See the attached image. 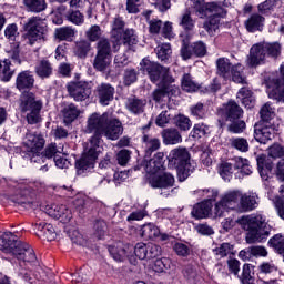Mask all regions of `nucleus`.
<instances>
[{
    "label": "nucleus",
    "instance_id": "f257e3e1",
    "mask_svg": "<svg viewBox=\"0 0 284 284\" xmlns=\"http://www.w3.org/2000/svg\"><path fill=\"white\" fill-rule=\"evenodd\" d=\"M239 223L242 230L247 232L245 237L246 243H265L270 239L272 227L267 224V217L265 215L257 213L242 216Z\"/></svg>",
    "mask_w": 284,
    "mask_h": 284
},
{
    "label": "nucleus",
    "instance_id": "f03ea898",
    "mask_svg": "<svg viewBox=\"0 0 284 284\" xmlns=\"http://www.w3.org/2000/svg\"><path fill=\"white\" fill-rule=\"evenodd\" d=\"M194 10L200 19L209 17L203 23V28L210 37L216 34V30H219V26H221V18L227 14L221 2L196 1L194 3Z\"/></svg>",
    "mask_w": 284,
    "mask_h": 284
},
{
    "label": "nucleus",
    "instance_id": "7ed1b4c3",
    "mask_svg": "<svg viewBox=\"0 0 284 284\" xmlns=\"http://www.w3.org/2000/svg\"><path fill=\"white\" fill-rule=\"evenodd\" d=\"M109 253L112 256L114 261H118L119 263L125 261L128 258L132 265L136 263V258L140 261H145L148 258V244L140 242L135 246L132 245H125L124 247H121V245L118 246H109Z\"/></svg>",
    "mask_w": 284,
    "mask_h": 284
},
{
    "label": "nucleus",
    "instance_id": "20e7f679",
    "mask_svg": "<svg viewBox=\"0 0 284 284\" xmlns=\"http://www.w3.org/2000/svg\"><path fill=\"white\" fill-rule=\"evenodd\" d=\"M280 54L281 44L278 42L254 44L247 57V65H250V68H256V65L265 63L267 57L276 58Z\"/></svg>",
    "mask_w": 284,
    "mask_h": 284
},
{
    "label": "nucleus",
    "instance_id": "39448f33",
    "mask_svg": "<svg viewBox=\"0 0 284 284\" xmlns=\"http://www.w3.org/2000/svg\"><path fill=\"white\" fill-rule=\"evenodd\" d=\"M169 163L178 170L179 181H185L191 172H194V166L190 165V152L185 148L173 149L169 154Z\"/></svg>",
    "mask_w": 284,
    "mask_h": 284
},
{
    "label": "nucleus",
    "instance_id": "423d86ee",
    "mask_svg": "<svg viewBox=\"0 0 284 284\" xmlns=\"http://www.w3.org/2000/svg\"><path fill=\"white\" fill-rule=\"evenodd\" d=\"M20 110L27 112V121L30 125L41 123V110H43V101L37 99L34 93H23L20 98Z\"/></svg>",
    "mask_w": 284,
    "mask_h": 284
},
{
    "label": "nucleus",
    "instance_id": "0eeeda50",
    "mask_svg": "<svg viewBox=\"0 0 284 284\" xmlns=\"http://www.w3.org/2000/svg\"><path fill=\"white\" fill-rule=\"evenodd\" d=\"M216 74L224 79V81H233L234 83H247L243 78V65L241 63L232 64L227 58H219L216 60Z\"/></svg>",
    "mask_w": 284,
    "mask_h": 284
},
{
    "label": "nucleus",
    "instance_id": "6e6552de",
    "mask_svg": "<svg viewBox=\"0 0 284 284\" xmlns=\"http://www.w3.org/2000/svg\"><path fill=\"white\" fill-rule=\"evenodd\" d=\"M140 70H142L144 74H148L152 83H159V81H161V83H174V78L170 75V69L153 62L148 58H144L140 62Z\"/></svg>",
    "mask_w": 284,
    "mask_h": 284
},
{
    "label": "nucleus",
    "instance_id": "1a4fd4ad",
    "mask_svg": "<svg viewBox=\"0 0 284 284\" xmlns=\"http://www.w3.org/2000/svg\"><path fill=\"white\" fill-rule=\"evenodd\" d=\"M108 119H110L109 113H103L102 115L99 113H92L88 118L87 131L93 136L90 139V145H94V148H101V139L103 136V131L108 125Z\"/></svg>",
    "mask_w": 284,
    "mask_h": 284
},
{
    "label": "nucleus",
    "instance_id": "9d476101",
    "mask_svg": "<svg viewBox=\"0 0 284 284\" xmlns=\"http://www.w3.org/2000/svg\"><path fill=\"white\" fill-rule=\"evenodd\" d=\"M27 33L23 36V41L27 45H34L41 39H45L48 26L41 17H32L24 23Z\"/></svg>",
    "mask_w": 284,
    "mask_h": 284
},
{
    "label": "nucleus",
    "instance_id": "9b49d317",
    "mask_svg": "<svg viewBox=\"0 0 284 284\" xmlns=\"http://www.w3.org/2000/svg\"><path fill=\"white\" fill-rule=\"evenodd\" d=\"M110 63H112V44L109 39L102 38L97 43L93 68L98 70V72H105Z\"/></svg>",
    "mask_w": 284,
    "mask_h": 284
},
{
    "label": "nucleus",
    "instance_id": "f8f14e48",
    "mask_svg": "<svg viewBox=\"0 0 284 284\" xmlns=\"http://www.w3.org/2000/svg\"><path fill=\"white\" fill-rule=\"evenodd\" d=\"M67 92L73 101L82 103L92 97V83L87 81H71L67 84Z\"/></svg>",
    "mask_w": 284,
    "mask_h": 284
},
{
    "label": "nucleus",
    "instance_id": "ddd939ff",
    "mask_svg": "<svg viewBox=\"0 0 284 284\" xmlns=\"http://www.w3.org/2000/svg\"><path fill=\"white\" fill-rule=\"evenodd\" d=\"M101 152V146H94L89 144V148L84 150L81 159L77 160L75 169L78 174H83L84 172H90L94 169V163L99 159V153Z\"/></svg>",
    "mask_w": 284,
    "mask_h": 284
},
{
    "label": "nucleus",
    "instance_id": "4468645a",
    "mask_svg": "<svg viewBox=\"0 0 284 284\" xmlns=\"http://www.w3.org/2000/svg\"><path fill=\"white\" fill-rule=\"evenodd\" d=\"M13 256H16L18 261H23V263H29L30 265H38L39 263L34 248H32V246L26 242L20 241L16 243Z\"/></svg>",
    "mask_w": 284,
    "mask_h": 284
},
{
    "label": "nucleus",
    "instance_id": "2eb2a0df",
    "mask_svg": "<svg viewBox=\"0 0 284 284\" xmlns=\"http://www.w3.org/2000/svg\"><path fill=\"white\" fill-rule=\"evenodd\" d=\"M178 94L179 87L172 84V82H162V84L153 91L152 97L155 103H163V101H170L172 97H176Z\"/></svg>",
    "mask_w": 284,
    "mask_h": 284
},
{
    "label": "nucleus",
    "instance_id": "dca6fc26",
    "mask_svg": "<svg viewBox=\"0 0 284 284\" xmlns=\"http://www.w3.org/2000/svg\"><path fill=\"white\" fill-rule=\"evenodd\" d=\"M149 185L153 189H159V190H170L174 187V175L172 173H149Z\"/></svg>",
    "mask_w": 284,
    "mask_h": 284
},
{
    "label": "nucleus",
    "instance_id": "f3484780",
    "mask_svg": "<svg viewBox=\"0 0 284 284\" xmlns=\"http://www.w3.org/2000/svg\"><path fill=\"white\" fill-rule=\"evenodd\" d=\"M276 134V125L258 122L254 128V139L258 143H267L272 141Z\"/></svg>",
    "mask_w": 284,
    "mask_h": 284
},
{
    "label": "nucleus",
    "instance_id": "a211bd4d",
    "mask_svg": "<svg viewBox=\"0 0 284 284\" xmlns=\"http://www.w3.org/2000/svg\"><path fill=\"white\" fill-rule=\"evenodd\" d=\"M220 116H224L226 121H239L243 116V109L236 101H229L223 104L222 108L217 111Z\"/></svg>",
    "mask_w": 284,
    "mask_h": 284
},
{
    "label": "nucleus",
    "instance_id": "6ab92c4d",
    "mask_svg": "<svg viewBox=\"0 0 284 284\" xmlns=\"http://www.w3.org/2000/svg\"><path fill=\"white\" fill-rule=\"evenodd\" d=\"M125 28V21L123 18L115 17L112 22L111 39L113 43V52H119L121 41H123V29Z\"/></svg>",
    "mask_w": 284,
    "mask_h": 284
},
{
    "label": "nucleus",
    "instance_id": "aec40b11",
    "mask_svg": "<svg viewBox=\"0 0 284 284\" xmlns=\"http://www.w3.org/2000/svg\"><path fill=\"white\" fill-rule=\"evenodd\" d=\"M24 145L27 152H42L43 148H45V139L41 133H27Z\"/></svg>",
    "mask_w": 284,
    "mask_h": 284
},
{
    "label": "nucleus",
    "instance_id": "412c9836",
    "mask_svg": "<svg viewBox=\"0 0 284 284\" xmlns=\"http://www.w3.org/2000/svg\"><path fill=\"white\" fill-rule=\"evenodd\" d=\"M47 214L51 216V219L60 220L61 223H69L72 219V212L68 209V206L63 204H53L49 209H47Z\"/></svg>",
    "mask_w": 284,
    "mask_h": 284
},
{
    "label": "nucleus",
    "instance_id": "4be33fe9",
    "mask_svg": "<svg viewBox=\"0 0 284 284\" xmlns=\"http://www.w3.org/2000/svg\"><path fill=\"white\" fill-rule=\"evenodd\" d=\"M104 136L110 141H116L123 134V124L119 119H108V123L103 131Z\"/></svg>",
    "mask_w": 284,
    "mask_h": 284
},
{
    "label": "nucleus",
    "instance_id": "5701e85b",
    "mask_svg": "<svg viewBox=\"0 0 284 284\" xmlns=\"http://www.w3.org/2000/svg\"><path fill=\"white\" fill-rule=\"evenodd\" d=\"M95 92L101 105H110V101H114V87L110 83L99 84Z\"/></svg>",
    "mask_w": 284,
    "mask_h": 284
},
{
    "label": "nucleus",
    "instance_id": "b1692460",
    "mask_svg": "<svg viewBox=\"0 0 284 284\" xmlns=\"http://www.w3.org/2000/svg\"><path fill=\"white\" fill-rule=\"evenodd\" d=\"M145 171L148 174H158V172H163L165 168V154L163 152H158L150 160H146Z\"/></svg>",
    "mask_w": 284,
    "mask_h": 284
},
{
    "label": "nucleus",
    "instance_id": "393cba45",
    "mask_svg": "<svg viewBox=\"0 0 284 284\" xmlns=\"http://www.w3.org/2000/svg\"><path fill=\"white\" fill-rule=\"evenodd\" d=\"M16 88L23 92L26 90H32L34 88V75L31 71H22L17 75Z\"/></svg>",
    "mask_w": 284,
    "mask_h": 284
},
{
    "label": "nucleus",
    "instance_id": "a878e982",
    "mask_svg": "<svg viewBox=\"0 0 284 284\" xmlns=\"http://www.w3.org/2000/svg\"><path fill=\"white\" fill-rule=\"evenodd\" d=\"M17 243H20L19 240H16V236L12 232H4L0 236V250L6 252V254L14 255V250H17Z\"/></svg>",
    "mask_w": 284,
    "mask_h": 284
},
{
    "label": "nucleus",
    "instance_id": "bb28decb",
    "mask_svg": "<svg viewBox=\"0 0 284 284\" xmlns=\"http://www.w3.org/2000/svg\"><path fill=\"white\" fill-rule=\"evenodd\" d=\"M146 105H148V100L139 99L136 97L128 98L125 102L126 110L131 114H134L135 116H139V114H143V112H145Z\"/></svg>",
    "mask_w": 284,
    "mask_h": 284
},
{
    "label": "nucleus",
    "instance_id": "cd10ccee",
    "mask_svg": "<svg viewBox=\"0 0 284 284\" xmlns=\"http://www.w3.org/2000/svg\"><path fill=\"white\" fill-rule=\"evenodd\" d=\"M244 26L247 32H263V28L265 26V17L258 13H253L244 22Z\"/></svg>",
    "mask_w": 284,
    "mask_h": 284
},
{
    "label": "nucleus",
    "instance_id": "c85d7f7f",
    "mask_svg": "<svg viewBox=\"0 0 284 284\" xmlns=\"http://www.w3.org/2000/svg\"><path fill=\"white\" fill-rule=\"evenodd\" d=\"M142 143L144 145V161H148L152 156L153 152H156L161 148V140L152 135L144 134L142 136Z\"/></svg>",
    "mask_w": 284,
    "mask_h": 284
},
{
    "label": "nucleus",
    "instance_id": "c756f323",
    "mask_svg": "<svg viewBox=\"0 0 284 284\" xmlns=\"http://www.w3.org/2000/svg\"><path fill=\"white\" fill-rule=\"evenodd\" d=\"M258 207V195L254 193H241L240 209L242 212H252Z\"/></svg>",
    "mask_w": 284,
    "mask_h": 284
},
{
    "label": "nucleus",
    "instance_id": "7c9ffc66",
    "mask_svg": "<svg viewBox=\"0 0 284 284\" xmlns=\"http://www.w3.org/2000/svg\"><path fill=\"white\" fill-rule=\"evenodd\" d=\"M161 136L164 145H179V143H183L181 132L174 128L164 129L161 132Z\"/></svg>",
    "mask_w": 284,
    "mask_h": 284
},
{
    "label": "nucleus",
    "instance_id": "2f4dec72",
    "mask_svg": "<svg viewBox=\"0 0 284 284\" xmlns=\"http://www.w3.org/2000/svg\"><path fill=\"white\" fill-rule=\"evenodd\" d=\"M256 161L261 179H263V181H267L272 173V168H274V163L265 155L257 156Z\"/></svg>",
    "mask_w": 284,
    "mask_h": 284
},
{
    "label": "nucleus",
    "instance_id": "473e14b6",
    "mask_svg": "<svg viewBox=\"0 0 284 284\" xmlns=\"http://www.w3.org/2000/svg\"><path fill=\"white\" fill-rule=\"evenodd\" d=\"M241 191H229L222 195L221 201L229 210H236L241 205Z\"/></svg>",
    "mask_w": 284,
    "mask_h": 284
},
{
    "label": "nucleus",
    "instance_id": "72a5a7b5",
    "mask_svg": "<svg viewBox=\"0 0 284 284\" xmlns=\"http://www.w3.org/2000/svg\"><path fill=\"white\" fill-rule=\"evenodd\" d=\"M214 256L217 258H231L236 255V250H234V244L230 242H223L219 244L215 248H213Z\"/></svg>",
    "mask_w": 284,
    "mask_h": 284
},
{
    "label": "nucleus",
    "instance_id": "f704fd0d",
    "mask_svg": "<svg viewBox=\"0 0 284 284\" xmlns=\"http://www.w3.org/2000/svg\"><path fill=\"white\" fill-rule=\"evenodd\" d=\"M210 212H212V202L204 201L195 204L191 214L193 219H207V216H210Z\"/></svg>",
    "mask_w": 284,
    "mask_h": 284
},
{
    "label": "nucleus",
    "instance_id": "c9c22d12",
    "mask_svg": "<svg viewBox=\"0 0 284 284\" xmlns=\"http://www.w3.org/2000/svg\"><path fill=\"white\" fill-rule=\"evenodd\" d=\"M61 114L64 119V123H72L75 119H79V114H81V110L74 103L64 104Z\"/></svg>",
    "mask_w": 284,
    "mask_h": 284
},
{
    "label": "nucleus",
    "instance_id": "e433bc0d",
    "mask_svg": "<svg viewBox=\"0 0 284 284\" xmlns=\"http://www.w3.org/2000/svg\"><path fill=\"white\" fill-rule=\"evenodd\" d=\"M237 99L242 101V103L250 110L254 108V103H256V98H254V93L250 88L243 87L237 92Z\"/></svg>",
    "mask_w": 284,
    "mask_h": 284
},
{
    "label": "nucleus",
    "instance_id": "4c0bfd02",
    "mask_svg": "<svg viewBox=\"0 0 284 284\" xmlns=\"http://www.w3.org/2000/svg\"><path fill=\"white\" fill-rule=\"evenodd\" d=\"M52 72H53L52 63H50V61L48 60H41L36 65V74L40 79H50V77H52Z\"/></svg>",
    "mask_w": 284,
    "mask_h": 284
},
{
    "label": "nucleus",
    "instance_id": "58836bf2",
    "mask_svg": "<svg viewBox=\"0 0 284 284\" xmlns=\"http://www.w3.org/2000/svg\"><path fill=\"white\" fill-rule=\"evenodd\" d=\"M90 50H92V44L87 40L75 42V47L73 48V52L78 59H85Z\"/></svg>",
    "mask_w": 284,
    "mask_h": 284
},
{
    "label": "nucleus",
    "instance_id": "ea45409f",
    "mask_svg": "<svg viewBox=\"0 0 284 284\" xmlns=\"http://www.w3.org/2000/svg\"><path fill=\"white\" fill-rule=\"evenodd\" d=\"M260 123L272 124V119L276 116L272 103L266 102L260 110Z\"/></svg>",
    "mask_w": 284,
    "mask_h": 284
},
{
    "label": "nucleus",
    "instance_id": "a19ab883",
    "mask_svg": "<svg viewBox=\"0 0 284 284\" xmlns=\"http://www.w3.org/2000/svg\"><path fill=\"white\" fill-rule=\"evenodd\" d=\"M10 65H12L10 59L0 60V81L8 82L14 75V70Z\"/></svg>",
    "mask_w": 284,
    "mask_h": 284
},
{
    "label": "nucleus",
    "instance_id": "79ce46f5",
    "mask_svg": "<svg viewBox=\"0 0 284 284\" xmlns=\"http://www.w3.org/2000/svg\"><path fill=\"white\" fill-rule=\"evenodd\" d=\"M142 239H159L161 235V230L153 223L142 225L140 230Z\"/></svg>",
    "mask_w": 284,
    "mask_h": 284
},
{
    "label": "nucleus",
    "instance_id": "37998d69",
    "mask_svg": "<svg viewBox=\"0 0 284 284\" xmlns=\"http://www.w3.org/2000/svg\"><path fill=\"white\" fill-rule=\"evenodd\" d=\"M37 230L43 232L47 241H54L57 239V231H54V226L52 224H48L45 222L36 223Z\"/></svg>",
    "mask_w": 284,
    "mask_h": 284
},
{
    "label": "nucleus",
    "instance_id": "c03bdc74",
    "mask_svg": "<svg viewBox=\"0 0 284 284\" xmlns=\"http://www.w3.org/2000/svg\"><path fill=\"white\" fill-rule=\"evenodd\" d=\"M181 83L182 90L185 92H196L201 88V85H199V83H196L189 73L182 77Z\"/></svg>",
    "mask_w": 284,
    "mask_h": 284
},
{
    "label": "nucleus",
    "instance_id": "a18cd8bd",
    "mask_svg": "<svg viewBox=\"0 0 284 284\" xmlns=\"http://www.w3.org/2000/svg\"><path fill=\"white\" fill-rule=\"evenodd\" d=\"M240 280L242 284H254V265L244 264Z\"/></svg>",
    "mask_w": 284,
    "mask_h": 284
},
{
    "label": "nucleus",
    "instance_id": "49530a36",
    "mask_svg": "<svg viewBox=\"0 0 284 284\" xmlns=\"http://www.w3.org/2000/svg\"><path fill=\"white\" fill-rule=\"evenodd\" d=\"M194 19H192V13L190 11H185L181 17H180V22L179 26L185 30V32H190L194 30L195 26Z\"/></svg>",
    "mask_w": 284,
    "mask_h": 284
},
{
    "label": "nucleus",
    "instance_id": "de8ad7c7",
    "mask_svg": "<svg viewBox=\"0 0 284 284\" xmlns=\"http://www.w3.org/2000/svg\"><path fill=\"white\" fill-rule=\"evenodd\" d=\"M75 31L71 27H61L55 29V37L60 41H72Z\"/></svg>",
    "mask_w": 284,
    "mask_h": 284
},
{
    "label": "nucleus",
    "instance_id": "09e8293b",
    "mask_svg": "<svg viewBox=\"0 0 284 284\" xmlns=\"http://www.w3.org/2000/svg\"><path fill=\"white\" fill-rule=\"evenodd\" d=\"M26 8L30 12H43L45 8H48V4L45 3V0H23Z\"/></svg>",
    "mask_w": 284,
    "mask_h": 284
},
{
    "label": "nucleus",
    "instance_id": "8fccbe9b",
    "mask_svg": "<svg viewBox=\"0 0 284 284\" xmlns=\"http://www.w3.org/2000/svg\"><path fill=\"white\" fill-rule=\"evenodd\" d=\"M231 148L237 150L239 152H248L250 151V142L245 138H231L230 139Z\"/></svg>",
    "mask_w": 284,
    "mask_h": 284
},
{
    "label": "nucleus",
    "instance_id": "3c124183",
    "mask_svg": "<svg viewBox=\"0 0 284 284\" xmlns=\"http://www.w3.org/2000/svg\"><path fill=\"white\" fill-rule=\"evenodd\" d=\"M207 134H210V126L204 123H197L194 124L190 136H192V139H203V136H207Z\"/></svg>",
    "mask_w": 284,
    "mask_h": 284
},
{
    "label": "nucleus",
    "instance_id": "603ef678",
    "mask_svg": "<svg viewBox=\"0 0 284 284\" xmlns=\"http://www.w3.org/2000/svg\"><path fill=\"white\" fill-rule=\"evenodd\" d=\"M173 121L176 128H179V130H182V132H187V130L192 128V120H190V118H187L186 115H175Z\"/></svg>",
    "mask_w": 284,
    "mask_h": 284
},
{
    "label": "nucleus",
    "instance_id": "864d4df0",
    "mask_svg": "<svg viewBox=\"0 0 284 284\" xmlns=\"http://www.w3.org/2000/svg\"><path fill=\"white\" fill-rule=\"evenodd\" d=\"M270 247H273L284 257V239L283 235L276 234L268 240Z\"/></svg>",
    "mask_w": 284,
    "mask_h": 284
},
{
    "label": "nucleus",
    "instance_id": "5fc2aeb1",
    "mask_svg": "<svg viewBox=\"0 0 284 284\" xmlns=\"http://www.w3.org/2000/svg\"><path fill=\"white\" fill-rule=\"evenodd\" d=\"M219 174L224 181H232L234 169L230 162H223L219 168Z\"/></svg>",
    "mask_w": 284,
    "mask_h": 284
},
{
    "label": "nucleus",
    "instance_id": "6e6d98bb",
    "mask_svg": "<svg viewBox=\"0 0 284 284\" xmlns=\"http://www.w3.org/2000/svg\"><path fill=\"white\" fill-rule=\"evenodd\" d=\"M138 79H139V71L132 68L124 70V73H123L124 85L126 87L132 85V83H136Z\"/></svg>",
    "mask_w": 284,
    "mask_h": 284
},
{
    "label": "nucleus",
    "instance_id": "4d7b16f0",
    "mask_svg": "<svg viewBox=\"0 0 284 284\" xmlns=\"http://www.w3.org/2000/svg\"><path fill=\"white\" fill-rule=\"evenodd\" d=\"M283 0H266L258 4V10L262 14H267L270 10H274L276 6H281Z\"/></svg>",
    "mask_w": 284,
    "mask_h": 284
},
{
    "label": "nucleus",
    "instance_id": "13d9d810",
    "mask_svg": "<svg viewBox=\"0 0 284 284\" xmlns=\"http://www.w3.org/2000/svg\"><path fill=\"white\" fill-rule=\"evenodd\" d=\"M192 116L195 119H205L207 111L205 110V105L203 103L197 102L196 104L190 108Z\"/></svg>",
    "mask_w": 284,
    "mask_h": 284
},
{
    "label": "nucleus",
    "instance_id": "bf43d9fd",
    "mask_svg": "<svg viewBox=\"0 0 284 284\" xmlns=\"http://www.w3.org/2000/svg\"><path fill=\"white\" fill-rule=\"evenodd\" d=\"M63 152V146H57V143L49 144L44 152L42 153L44 159H53L57 154H61Z\"/></svg>",
    "mask_w": 284,
    "mask_h": 284
},
{
    "label": "nucleus",
    "instance_id": "052dcab7",
    "mask_svg": "<svg viewBox=\"0 0 284 284\" xmlns=\"http://www.w3.org/2000/svg\"><path fill=\"white\" fill-rule=\"evenodd\" d=\"M122 39L124 45H136V43H139L136 33H134V30L132 29H126L124 32H122Z\"/></svg>",
    "mask_w": 284,
    "mask_h": 284
},
{
    "label": "nucleus",
    "instance_id": "680f3d73",
    "mask_svg": "<svg viewBox=\"0 0 284 284\" xmlns=\"http://www.w3.org/2000/svg\"><path fill=\"white\" fill-rule=\"evenodd\" d=\"M226 265L230 274H233V276H239V273L241 272V261L235 257H229L226 260Z\"/></svg>",
    "mask_w": 284,
    "mask_h": 284
},
{
    "label": "nucleus",
    "instance_id": "e2e57ef3",
    "mask_svg": "<svg viewBox=\"0 0 284 284\" xmlns=\"http://www.w3.org/2000/svg\"><path fill=\"white\" fill-rule=\"evenodd\" d=\"M245 128H247V125L243 120L231 121V124L229 125V132H232V134H241L245 132Z\"/></svg>",
    "mask_w": 284,
    "mask_h": 284
},
{
    "label": "nucleus",
    "instance_id": "0e129e2a",
    "mask_svg": "<svg viewBox=\"0 0 284 284\" xmlns=\"http://www.w3.org/2000/svg\"><path fill=\"white\" fill-rule=\"evenodd\" d=\"M183 275L189 283H194V281H196V276H199V271H196V266L194 265H186L183 270Z\"/></svg>",
    "mask_w": 284,
    "mask_h": 284
},
{
    "label": "nucleus",
    "instance_id": "69168bd1",
    "mask_svg": "<svg viewBox=\"0 0 284 284\" xmlns=\"http://www.w3.org/2000/svg\"><path fill=\"white\" fill-rule=\"evenodd\" d=\"M158 59L160 61H168L170 59V54H172V48L170 47V43H164L158 48Z\"/></svg>",
    "mask_w": 284,
    "mask_h": 284
},
{
    "label": "nucleus",
    "instance_id": "338daca9",
    "mask_svg": "<svg viewBox=\"0 0 284 284\" xmlns=\"http://www.w3.org/2000/svg\"><path fill=\"white\" fill-rule=\"evenodd\" d=\"M94 235L99 239L105 236V230H108V224L103 220H95L94 222Z\"/></svg>",
    "mask_w": 284,
    "mask_h": 284
},
{
    "label": "nucleus",
    "instance_id": "774afa93",
    "mask_svg": "<svg viewBox=\"0 0 284 284\" xmlns=\"http://www.w3.org/2000/svg\"><path fill=\"white\" fill-rule=\"evenodd\" d=\"M87 39L89 41H99L101 39V27L94 24L85 32Z\"/></svg>",
    "mask_w": 284,
    "mask_h": 284
}]
</instances>
